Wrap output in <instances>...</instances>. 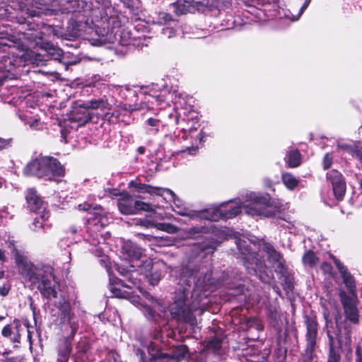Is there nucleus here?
Masks as SVG:
<instances>
[{
	"label": "nucleus",
	"mask_w": 362,
	"mask_h": 362,
	"mask_svg": "<svg viewBox=\"0 0 362 362\" xmlns=\"http://www.w3.org/2000/svg\"><path fill=\"white\" fill-rule=\"evenodd\" d=\"M11 289V285L9 283L4 284L0 286V296L6 297L8 295Z\"/></svg>",
	"instance_id": "54"
},
{
	"label": "nucleus",
	"mask_w": 362,
	"mask_h": 362,
	"mask_svg": "<svg viewBox=\"0 0 362 362\" xmlns=\"http://www.w3.org/2000/svg\"><path fill=\"white\" fill-rule=\"evenodd\" d=\"M281 181L288 190H294L299 185L300 180L291 173H282Z\"/></svg>",
	"instance_id": "37"
},
{
	"label": "nucleus",
	"mask_w": 362,
	"mask_h": 362,
	"mask_svg": "<svg viewBox=\"0 0 362 362\" xmlns=\"http://www.w3.org/2000/svg\"><path fill=\"white\" fill-rule=\"evenodd\" d=\"M187 234L192 238H194L200 234H207L214 233L212 227L205 226H193L187 229Z\"/></svg>",
	"instance_id": "43"
},
{
	"label": "nucleus",
	"mask_w": 362,
	"mask_h": 362,
	"mask_svg": "<svg viewBox=\"0 0 362 362\" xmlns=\"http://www.w3.org/2000/svg\"><path fill=\"white\" fill-rule=\"evenodd\" d=\"M129 187H133L136 192L141 193H148L151 195L163 196L164 192L171 195L174 203L175 204V194L168 188H163L159 187H153L150 185H146L141 182H136L131 181L129 184Z\"/></svg>",
	"instance_id": "22"
},
{
	"label": "nucleus",
	"mask_w": 362,
	"mask_h": 362,
	"mask_svg": "<svg viewBox=\"0 0 362 362\" xmlns=\"http://www.w3.org/2000/svg\"><path fill=\"white\" fill-rule=\"evenodd\" d=\"M33 225L35 226V228H34L35 230H36L37 228H38L43 227V223L42 222H40L37 218L35 219Z\"/></svg>",
	"instance_id": "62"
},
{
	"label": "nucleus",
	"mask_w": 362,
	"mask_h": 362,
	"mask_svg": "<svg viewBox=\"0 0 362 362\" xmlns=\"http://www.w3.org/2000/svg\"><path fill=\"white\" fill-rule=\"evenodd\" d=\"M158 18L164 24H167L174 21L171 14L164 11L158 13Z\"/></svg>",
	"instance_id": "51"
},
{
	"label": "nucleus",
	"mask_w": 362,
	"mask_h": 362,
	"mask_svg": "<svg viewBox=\"0 0 362 362\" xmlns=\"http://www.w3.org/2000/svg\"><path fill=\"white\" fill-rule=\"evenodd\" d=\"M146 122L148 126L154 127L153 131L155 132V133L158 132V127L160 124L161 123V120L160 119L150 117L146 120Z\"/></svg>",
	"instance_id": "49"
},
{
	"label": "nucleus",
	"mask_w": 362,
	"mask_h": 362,
	"mask_svg": "<svg viewBox=\"0 0 362 362\" xmlns=\"http://www.w3.org/2000/svg\"><path fill=\"white\" fill-rule=\"evenodd\" d=\"M244 266L250 275L256 276L263 283H269L270 276L267 272V265L264 261L259 257L258 254L247 257L244 261Z\"/></svg>",
	"instance_id": "11"
},
{
	"label": "nucleus",
	"mask_w": 362,
	"mask_h": 362,
	"mask_svg": "<svg viewBox=\"0 0 362 362\" xmlns=\"http://www.w3.org/2000/svg\"><path fill=\"white\" fill-rule=\"evenodd\" d=\"M221 212V205L218 206L213 207L211 209H207L197 211V215L202 219L211 221H218L219 220H223Z\"/></svg>",
	"instance_id": "30"
},
{
	"label": "nucleus",
	"mask_w": 362,
	"mask_h": 362,
	"mask_svg": "<svg viewBox=\"0 0 362 362\" xmlns=\"http://www.w3.org/2000/svg\"><path fill=\"white\" fill-rule=\"evenodd\" d=\"M245 212L251 215L272 217L284 210L282 200L272 198L269 194L251 195L249 202L244 205Z\"/></svg>",
	"instance_id": "4"
},
{
	"label": "nucleus",
	"mask_w": 362,
	"mask_h": 362,
	"mask_svg": "<svg viewBox=\"0 0 362 362\" xmlns=\"http://www.w3.org/2000/svg\"><path fill=\"white\" fill-rule=\"evenodd\" d=\"M351 156L362 162V143L361 141H356L353 143V150Z\"/></svg>",
	"instance_id": "46"
},
{
	"label": "nucleus",
	"mask_w": 362,
	"mask_h": 362,
	"mask_svg": "<svg viewBox=\"0 0 362 362\" xmlns=\"http://www.w3.org/2000/svg\"><path fill=\"white\" fill-rule=\"evenodd\" d=\"M173 13L180 16L189 13H194V7L191 0H177L170 4Z\"/></svg>",
	"instance_id": "29"
},
{
	"label": "nucleus",
	"mask_w": 362,
	"mask_h": 362,
	"mask_svg": "<svg viewBox=\"0 0 362 362\" xmlns=\"http://www.w3.org/2000/svg\"><path fill=\"white\" fill-rule=\"evenodd\" d=\"M302 262L304 265L313 268L319 262V257L313 250H308L303 254Z\"/></svg>",
	"instance_id": "39"
},
{
	"label": "nucleus",
	"mask_w": 362,
	"mask_h": 362,
	"mask_svg": "<svg viewBox=\"0 0 362 362\" xmlns=\"http://www.w3.org/2000/svg\"><path fill=\"white\" fill-rule=\"evenodd\" d=\"M175 205H176L177 209H173V210L177 214H180V215L184 216H189L191 218H194L198 217V216L197 215V211L188 212L187 209L186 208L180 206L179 205H177L176 204H175Z\"/></svg>",
	"instance_id": "47"
},
{
	"label": "nucleus",
	"mask_w": 362,
	"mask_h": 362,
	"mask_svg": "<svg viewBox=\"0 0 362 362\" xmlns=\"http://www.w3.org/2000/svg\"><path fill=\"white\" fill-rule=\"evenodd\" d=\"M117 207L123 215H133L141 211H151L153 210L150 204L135 200L133 196L127 192H122L117 199Z\"/></svg>",
	"instance_id": "6"
},
{
	"label": "nucleus",
	"mask_w": 362,
	"mask_h": 362,
	"mask_svg": "<svg viewBox=\"0 0 362 362\" xmlns=\"http://www.w3.org/2000/svg\"><path fill=\"white\" fill-rule=\"evenodd\" d=\"M69 132L70 131L66 127H62L60 129L61 138L65 143L67 142L66 137Z\"/></svg>",
	"instance_id": "59"
},
{
	"label": "nucleus",
	"mask_w": 362,
	"mask_h": 362,
	"mask_svg": "<svg viewBox=\"0 0 362 362\" xmlns=\"http://www.w3.org/2000/svg\"><path fill=\"white\" fill-rule=\"evenodd\" d=\"M329 257L333 261L336 267L339 270L341 277L343 279V283L347 288L349 292L352 295H356V286L354 276L349 272L346 267L344 266L343 263L333 254L329 253Z\"/></svg>",
	"instance_id": "19"
},
{
	"label": "nucleus",
	"mask_w": 362,
	"mask_h": 362,
	"mask_svg": "<svg viewBox=\"0 0 362 362\" xmlns=\"http://www.w3.org/2000/svg\"><path fill=\"white\" fill-rule=\"evenodd\" d=\"M191 2L194 7V13L196 11L202 13L213 11L218 7L217 0H191Z\"/></svg>",
	"instance_id": "28"
},
{
	"label": "nucleus",
	"mask_w": 362,
	"mask_h": 362,
	"mask_svg": "<svg viewBox=\"0 0 362 362\" xmlns=\"http://www.w3.org/2000/svg\"><path fill=\"white\" fill-rule=\"evenodd\" d=\"M164 114L166 115L168 117L172 120L173 124H179V114L175 110H171L170 111H165Z\"/></svg>",
	"instance_id": "50"
},
{
	"label": "nucleus",
	"mask_w": 362,
	"mask_h": 362,
	"mask_svg": "<svg viewBox=\"0 0 362 362\" xmlns=\"http://www.w3.org/2000/svg\"><path fill=\"white\" fill-rule=\"evenodd\" d=\"M329 351L327 362H341V354L339 349L341 346L339 344L338 349L334 346V337L328 333Z\"/></svg>",
	"instance_id": "33"
},
{
	"label": "nucleus",
	"mask_w": 362,
	"mask_h": 362,
	"mask_svg": "<svg viewBox=\"0 0 362 362\" xmlns=\"http://www.w3.org/2000/svg\"><path fill=\"white\" fill-rule=\"evenodd\" d=\"M223 339L224 337L221 332H216L214 336L204 341V349L206 351H211L216 355H219Z\"/></svg>",
	"instance_id": "24"
},
{
	"label": "nucleus",
	"mask_w": 362,
	"mask_h": 362,
	"mask_svg": "<svg viewBox=\"0 0 362 362\" xmlns=\"http://www.w3.org/2000/svg\"><path fill=\"white\" fill-rule=\"evenodd\" d=\"M78 208L79 210L87 211L89 214H92L93 215L95 211H103V209L101 206L98 204L94 205L93 204H89L88 202H84L78 204Z\"/></svg>",
	"instance_id": "44"
},
{
	"label": "nucleus",
	"mask_w": 362,
	"mask_h": 362,
	"mask_svg": "<svg viewBox=\"0 0 362 362\" xmlns=\"http://www.w3.org/2000/svg\"><path fill=\"white\" fill-rule=\"evenodd\" d=\"M95 1L101 6L99 15L95 16V19L97 34L109 42L118 41L122 46L131 45V37L129 36L128 39H125L126 35H129V32L123 30L118 33L122 26L121 12L112 6V0Z\"/></svg>",
	"instance_id": "2"
},
{
	"label": "nucleus",
	"mask_w": 362,
	"mask_h": 362,
	"mask_svg": "<svg viewBox=\"0 0 362 362\" xmlns=\"http://www.w3.org/2000/svg\"><path fill=\"white\" fill-rule=\"evenodd\" d=\"M148 356L141 350V361L142 362H169L172 357L168 353L162 351L161 348L154 342H150L146 346Z\"/></svg>",
	"instance_id": "16"
},
{
	"label": "nucleus",
	"mask_w": 362,
	"mask_h": 362,
	"mask_svg": "<svg viewBox=\"0 0 362 362\" xmlns=\"http://www.w3.org/2000/svg\"><path fill=\"white\" fill-rule=\"evenodd\" d=\"M333 164V156L332 153H327L325 154L322 161V165L323 170H328L329 169Z\"/></svg>",
	"instance_id": "48"
},
{
	"label": "nucleus",
	"mask_w": 362,
	"mask_h": 362,
	"mask_svg": "<svg viewBox=\"0 0 362 362\" xmlns=\"http://www.w3.org/2000/svg\"><path fill=\"white\" fill-rule=\"evenodd\" d=\"M120 3L122 4L124 8H127L130 10H133L134 7V0H119Z\"/></svg>",
	"instance_id": "56"
},
{
	"label": "nucleus",
	"mask_w": 362,
	"mask_h": 362,
	"mask_svg": "<svg viewBox=\"0 0 362 362\" xmlns=\"http://www.w3.org/2000/svg\"><path fill=\"white\" fill-rule=\"evenodd\" d=\"M320 269L325 274L332 275L333 274V267L329 262H323L320 265Z\"/></svg>",
	"instance_id": "52"
},
{
	"label": "nucleus",
	"mask_w": 362,
	"mask_h": 362,
	"mask_svg": "<svg viewBox=\"0 0 362 362\" xmlns=\"http://www.w3.org/2000/svg\"><path fill=\"white\" fill-rule=\"evenodd\" d=\"M103 211H95L93 215V216L88 218L87 221V232L92 237V240H88L93 245L100 243V238L103 237L102 230L106 226L107 218L103 215Z\"/></svg>",
	"instance_id": "10"
},
{
	"label": "nucleus",
	"mask_w": 362,
	"mask_h": 362,
	"mask_svg": "<svg viewBox=\"0 0 362 362\" xmlns=\"http://www.w3.org/2000/svg\"><path fill=\"white\" fill-rule=\"evenodd\" d=\"M192 133L188 132L187 134L179 135L181 139L183 141H189V144L192 147L199 148V146H202L205 142L204 138L207 136L204 132L203 129H198L197 131H192Z\"/></svg>",
	"instance_id": "26"
},
{
	"label": "nucleus",
	"mask_w": 362,
	"mask_h": 362,
	"mask_svg": "<svg viewBox=\"0 0 362 362\" xmlns=\"http://www.w3.org/2000/svg\"><path fill=\"white\" fill-rule=\"evenodd\" d=\"M25 200L28 209L35 213H39L43 209L42 214L40 218L42 221H47L49 216V211L43 208L44 201L40 194H38L35 188H29L25 192Z\"/></svg>",
	"instance_id": "14"
},
{
	"label": "nucleus",
	"mask_w": 362,
	"mask_h": 362,
	"mask_svg": "<svg viewBox=\"0 0 362 362\" xmlns=\"http://www.w3.org/2000/svg\"><path fill=\"white\" fill-rule=\"evenodd\" d=\"M122 252L132 260L139 259L141 255L140 248L137 247L132 242H127L122 245Z\"/></svg>",
	"instance_id": "35"
},
{
	"label": "nucleus",
	"mask_w": 362,
	"mask_h": 362,
	"mask_svg": "<svg viewBox=\"0 0 362 362\" xmlns=\"http://www.w3.org/2000/svg\"><path fill=\"white\" fill-rule=\"evenodd\" d=\"M339 296L346 319L354 324H358L359 322L358 310L351 298L344 290L339 291Z\"/></svg>",
	"instance_id": "18"
},
{
	"label": "nucleus",
	"mask_w": 362,
	"mask_h": 362,
	"mask_svg": "<svg viewBox=\"0 0 362 362\" xmlns=\"http://www.w3.org/2000/svg\"><path fill=\"white\" fill-rule=\"evenodd\" d=\"M139 225L148 228H152V227L155 228L156 223H154L152 221L143 220V221H139Z\"/></svg>",
	"instance_id": "58"
},
{
	"label": "nucleus",
	"mask_w": 362,
	"mask_h": 362,
	"mask_svg": "<svg viewBox=\"0 0 362 362\" xmlns=\"http://www.w3.org/2000/svg\"><path fill=\"white\" fill-rule=\"evenodd\" d=\"M237 245L243 262L247 260V257L257 255L255 252L252 251L250 245L245 240H239Z\"/></svg>",
	"instance_id": "41"
},
{
	"label": "nucleus",
	"mask_w": 362,
	"mask_h": 362,
	"mask_svg": "<svg viewBox=\"0 0 362 362\" xmlns=\"http://www.w3.org/2000/svg\"><path fill=\"white\" fill-rule=\"evenodd\" d=\"M304 323L306 327L305 348L302 354V362H317L315 349L317 346V337L318 334V322L315 315H305Z\"/></svg>",
	"instance_id": "5"
},
{
	"label": "nucleus",
	"mask_w": 362,
	"mask_h": 362,
	"mask_svg": "<svg viewBox=\"0 0 362 362\" xmlns=\"http://www.w3.org/2000/svg\"><path fill=\"white\" fill-rule=\"evenodd\" d=\"M90 348V344L87 339H85L80 340L76 345V352L75 354L76 361L78 359H82Z\"/></svg>",
	"instance_id": "40"
},
{
	"label": "nucleus",
	"mask_w": 362,
	"mask_h": 362,
	"mask_svg": "<svg viewBox=\"0 0 362 362\" xmlns=\"http://www.w3.org/2000/svg\"><path fill=\"white\" fill-rule=\"evenodd\" d=\"M45 160L46 181H53L55 178L62 177L65 175V168L57 158L52 156H45Z\"/></svg>",
	"instance_id": "17"
},
{
	"label": "nucleus",
	"mask_w": 362,
	"mask_h": 362,
	"mask_svg": "<svg viewBox=\"0 0 362 362\" xmlns=\"http://www.w3.org/2000/svg\"><path fill=\"white\" fill-rule=\"evenodd\" d=\"M109 290L112 293V297L118 298H126L127 292L123 291L122 288H130L122 280L117 277H110V282L108 286Z\"/></svg>",
	"instance_id": "25"
},
{
	"label": "nucleus",
	"mask_w": 362,
	"mask_h": 362,
	"mask_svg": "<svg viewBox=\"0 0 362 362\" xmlns=\"http://www.w3.org/2000/svg\"><path fill=\"white\" fill-rule=\"evenodd\" d=\"M310 1H311V0H305V1L304 4L302 5L301 8H300V11H299L300 15H301L304 12V11L308 6Z\"/></svg>",
	"instance_id": "60"
},
{
	"label": "nucleus",
	"mask_w": 362,
	"mask_h": 362,
	"mask_svg": "<svg viewBox=\"0 0 362 362\" xmlns=\"http://www.w3.org/2000/svg\"><path fill=\"white\" fill-rule=\"evenodd\" d=\"M146 269V276L151 286L158 284L162 279L161 272L158 269H154L151 261H147L144 263Z\"/></svg>",
	"instance_id": "31"
},
{
	"label": "nucleus",
	"mask_w": 362,
	"mask_h": 362,
	"mask_svg": "<svg viewBox=\"0 0 362 362\" xmlns=\"http://www.w3.org/2000/svg\"><path fill=\"white\" fill-rule=\"evenodd\" d=\"M180 134L179 135H182L185 134H187L188 132L189 133H192V131H197L200 127V124L199 123V121L197 120V117L196 116L194 119L192 117L189 119H185L183 118L182 119L181 123H180Z\"/></svg>",
	"instance_id": "34"
},
{
	"label": "nucleus",
	"mask_w": 362,
	"mask_h": 362,
	"mask_svg": "<svg viewBox=\"0 0 362 362\" xmlns=\"http://www.w3.org/2000/svg\"><path fill=\"white\" fill-rule=\"evenodd\" d=\"M338 148L346 151L349 154L351 155L352 150H353V144H347V143H343V144H339L337 145Z\"/></svg>",
	"instance_id": "55"
},
{
	"label": "nucleus",
	"mask_w": 362,
	"mask_h": 362,
	"mask_svg": "<svg viewBox=\"0 0 362 362\" xmlns=\"http://www.w3.org/2000/svg\"><path fill=\"white\" fill-rule=\"evenodd\" d=\"M23 174L25 177H36L45 180V156H39L31 159L23 168Z\"/></svg>",
	"instance_id": "15"
},
{
	"label": "nucleus",
	"mask_w": 362,
	"mask_h": 362,
	"mask_svg": "<svg viewBox=\"0 0 362 362\" xmlns=\"http://www.w3.org/2000/svg\"><path fill=\"white\" fill-rule=\"evenodd\" d=\"M220 244L213 237L196 244L197 255L190 257L187 264L180 268L178 288L170 310L172 317L177 321L195 325L197 318L193 313L199 308L201 301L221 284L219 280L212 276L211 271L204 272L200 262L204 255H212Z\"/></svg>",
	"instance_id": "1"
},
{
	"label": "nucleus",
	"mask_w": 362,
	"mask_h": 362,
	"mask_svg": "<svg viewBox=\"0 0 362 362\" xmlns=\"http://www.w3.org/2000/svg\"><path fill=\"white\" fill-rule=\"evenodd\" d=\"M86 105L88 107L90 111L100 110V113L95 114L97 119L101 118L104 121L111 122L112 118L114 116V112H112V105L110 103L107 96L104 95L98 98H93L90 100L85 101Z\"/></svg>",
	"instance_id": "13"
},
{
	"label": "nucleus",
	"mask_w": 362,
	"mask_h": 362,
	"mask_svg": "<svg viewBox=\"0 0 362 362\" xmlns=\"http://www.w3.org/2000/svg\"><path fill=\"white\" fill-rule=\"evenodd\" d=\"M100 263L102 266H103L104 267H105L107 269H110V262H108L107 259H100Z\"/></svg>",
	"instance_id": "61"
},
{
	"label": "nucleus",
	"mask_w": 362,
	"mask_h": 362,
	"mask_svg": "<svg viewBox=\"0 0 362 362\" xmlns=\"http://www.w3.org/2000/svg\"><path fill=\"white\" fill-rule=\"evenodd\" d=\"M288 167L297 168L301 164V154L298 149H293L288 151L286 161Z\"/></svg>",
	"instance_id": "38"
},
{
	"label": "nucleus",
	"mask_w": 362,
	"mask_h": 362,
	"mask_svg": "<svg viewBox=\"0 0 362 362\" xmlns=\"http://www.w3.org/2000/svg\"><path fill=\"white\" fill-rule=\"evenodd\" d=\"M58 310L60 323H68L71 328V333L69 337L74 339L78 330L79 325L78 320L72 310L70 302L64 298L62 299L59 302Z\"/></svg>",
	"instance_id": "8"
},
{
	"label": "nucleus",
	"mask_w": 362,
	"mask_h": 362,
	"mask_svg": "<svg viewBox=\"0 0 362 362\" xmlns=\"http://www.w3.org/2000/svg\"><path fill=\"white\" fill-rule=\"evenodd\" d=\"M29 306H30V310H32L33 315L35 319V315H36V307H35V304L33 303V302H30Z\"/></svg>",
	"instance_id": "64"
},
{
	"label": "nucleus",
	"mask_w": 362,
	"mask_h": 362,
	"mask_svg": "<svg viewBox=\"0 0 362 362\" xmlns=\"http://www.w3.org/2000/svg\"><path fill=\"white\" fill-rule=\"evenodd\" d=\"M6 78H11L10 74H2V75H0V86L3 85Z\"/></svg>",
	"instance_id": "63"
},
{
	"label": "nucleus",
	"mask_w": 362,
	"mask_h": 362,
	"mask_svg": "<svg viewBox=\"0 0 362 362\" xmlns=\"http://www.w3.org/2000/svg\"><path fill=\"white\" fill-rule=\"evenodd\" d=\"M25 277L34 285L41 296L46 298H57L58 293L55 284H52L50 279L55 281L54 269L50 266H44L38 268L31 264L25 271Z\"/></svg>",
	"instance_id": "3"
},
{
	"label": "nucleus",
	"mask_w": 362,
	"mask_h": 362,
	"mask_svg": "<svg viewBox=\"0 0 362 362\" xmlns=\"http://www.w3.org/2000/svg\"><path fill=\"white\" fill-rule=\"evenodd\" d=\"M85 104V101L77 100L71 106L69 120L72 122H76L78 127L84 126L86 124L92 122L95 117V113L90 111L88 107Z\"/></svg>",
	"instance_id": "12"
},
{
	"label": "nucleus",
	"mask_w": 362,
	"mask_h": 362,
	"mask_svg": "<svg viewBox=\"0 0 362 362\" xmlns=\"http://www.w3.org/2000/svg\"><path fill=\"white\" fill-rule=\"evenodd\" d=\"M13 139H3L0 137V151L6 149L12 146Z\"/></svg>",
	"instance_id": "53"
},
{
	"label": "nucleus",
	"mask_w": 362,
	"mask_h": 362,
	"mask_svg": "<svg viewBox=\"0 0 362 362\" xmlns=\"http://www.w3.org/2000/svg\"><path fill=\"white\" fill-rule=\"evenodd\" d=\"M221 207L223 220L233 218L241 213L240 206L230 203L222 204Z\"/></svg>",
	"instance_id": "36"
},
{
	"label": "nucleus",
	"mask_w": 362,
	"mask_h": 362,
	"mask_svg": "<svg viewBox=\"0 0 362 362\" xmlns=\"http://www.w3.org/2000/svg\"><path fill=\"white\" fill-rule=\"evenodd\" d=\"M13 325L11 324L6 325L1 329V335L9 339V341L15 344L16 347H18L21 340V332L23 327L21 322L19 319L15 318L13 320Z\"/></svg>",
	"instance_id": "20"
},
{
	"label": "nucleus",
	"mask_w": 362,
	"mask_h": 362,
	"mask_svg": "<svg viewBox=\"0 0 362 362\" xmlns=\"http://www.w3.org/2000/svg\"><path fill=\"white\" fill-rule=\"evenodd\" d=\"M8 248L11 250V253L14 257L16 265L23 268V274L25 276V271L30 266L28 264L24 252L17 248L14 240L8 243Z\"/></svg>",
	"instance_id": "27"
},
{
	"label": "nucleus",
	"mask_w": 362,
	"mask_h": 362,
	"mask_svg": "<svg viewBox=\"0 0 362 362\" xmlns=\"http://www.w3.org/2000/svg\"><path fill=\"white\" fill-rule=\"evenodd\" d=\"M11 49V47L0 41V73L10 74L13 78L22 60L20 57L13 54Z\"/></svg>",
	"instance_id": "7"
},
{
	"label": "nucleus",
	"mask_w": 362,
	"mask_h": 362,
	"mask_svg": "<svg viewBox=\"0 0 362 362\" xmlns=\"http://www.w3.org/2000/svg\"><path fill=\"white\" fill-rule=\"evenodd\" d=\"M262 250L267 253L268 259L273 264H276V269H282L286 266L283 255L270 243L264 241Z\"/></svg>",
	"instance_id": "23"
},
{
	"label": "nucleus",
	"mask_w": 362,
	"mask_h": 362,
	"mask_svg": "<svg viewBox=\"0 0 362 362\" xmlns=\"http://www.w3.org/2000/svg\"><path fill=\"white\" fill-rule=\"evenodd\" d=\"M276 272L283 278L281 285L284 290L286 292L293 291L294 289L293 277L289 274L287 267L285 266L282 269H276Z\"/></svg>",
	"instance_id": "32"
},
{
	"label": "nucleus",
	"mask_w": 362,
	"mask_h": 362,
	"mask_svg": "<svg viewBox=\"0 0 362 362\" xmlns=\"http://www.w3.org/2000/svg\"><path fill=\"white\" fill-rule=\"evenodd\" d=\"M327 181L331 185L335 199L342 202L346 193V181L343 174L337 169H332L326 173Z\"/></svg>",
	"instance_id": "9"
},
{
	"label": "nucleus",
	"mask_w": 362,
	"mask_h": 362,
	"mask_svg": "<svg viewBox=\"0 0 362 362\" xmlns=\"http://www.w3.org/2000/svg\"><path fill=\"white\" fill-rule=\"evenodd\" d=\"M354 362H362V349L360 346L356 348Z\"/></svg>",
	"instance_id": "57"
},
{
	"label": "nucleus",
	"mask_w": 362,
	"mask_h": 362,
	"mask_svg": "<svg viewBox=\"0 0 362 362\" xmlns=\"http://www.w3.org/2000/svg\"><path fill=\"white\" fill-rule=\"evenodd\" d=\"M72 347L70 343H66L64 346L57 351V362H69Z\"/></svg>",
	"instance_id": "42"
},
{
	"label": "nucleus",
	"mask_w": 362,
	"mask_h": 362,
	"mask_svg": "<svg viewBox=\"0 0 362 362\" xmlns=\"http://www.w3.org/2000/svg\"><path fill=\"white\" fill-rule=\"evenodd\" d=\"M40 42H37V45L43 53H40L38 55H42L46 57L45 61L54 59L60 62L63 58L64 52L62 49L55 46L52 42L45 41L43 39H40Z\"/></svg>",
	"instance_id": "21"
},
{
	"label": "nucleus",
	"mask_w": 362,
	"mask_h": 362,
	"mask_svg": "<svg viewBox=\"0 0 362 362\" xmlns=\"http://www.w3.org/2000/svg\"><path fill=\"white\" fill-rule=\"evenodd\" d=\"M155 228L169 233H174L177 230V226L170 223H156Z\"/></svg>",
	"instance_id": "45"
}]
</instances>
